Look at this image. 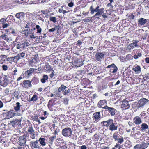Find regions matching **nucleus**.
Masks as SVG:
<instances>
[{"label": "nucleus", "instance_id": "1", "mask_svg": "<svg viewBox=\"0 0 149 149\" xmlns=\"http://www.w3.org/2000/svg\"><path fill=\"white\" fill-rule=\"evenodd\" d=\"M104 126L109 128V129L113 131L117 130L118 126L117 123H114L113 120L109 119L106 121H103L101 122Z\"/></svg>", "mask_w": 149, "mask_h": 149}, {"label": "nucleus", "instance_id": "2", "mask_svg": "<svg viewBox=\"0 0 149 149\" xmlns=\"http://www.w3.org/2000/svg\"><path fill=\"white\" fill-rule=\"evenodd\" d=\"M99 6H97L96 7V8L94 9L92 6H91L90 7V10L91 11V14H93L94 12H97L94 15V16L95 17L98 16V17L100 16L103 13H104V9L103 8H102L99 9ZM98 19L99 18V17H97Z\"/></svg>", "mask_w": 149, "mask_h": 149}, {"label": "nucleus", "instance_id": "3", "mask_svg": "<svg viewBox=\"0 0 149 149\" xmlns=\"http://www.w3.org/2000/svg\"><path fill=\"white\" fill-rule=\"evenodd\" d=\"M149 100L145 98H142L140 99L136 104L137 109L143 108V106L146 104Z\"/></svg>", "mask_w": 149, "mask_h": 149}, {"label": "nucleus", "instance_id": "4", "mask_svg": "<svg viewBox=\"0 0 149 149\" xmlns=\"http://www.w3.org/2000/svg\"><path fill=\"white\" fill-rule=\"evenodd\" d=\"M103 108L105 109L106 111H108L112 116H114L116 112V110L115 108L109 107L107 105H106Z\"/></svg>", "mask_w": 149, "mask_h": 149}, {"label": "nucleus", "instance_id": "5", "mask_svg": "<svg viewBox=\"0 0 149 149\" xmlns=\"http://www.w3.org/2000/svg\"><path fill=\"white\" fill-rule=\"evenodd\" d=\"M105 56V53L102 52H98L95 55V58L96 60L101 61L102 59H103Z\"/></svg>", "mask_w": 149, "mask_h": 149}, {"label": "nucleus", "instance_id": "6", "mask_svg": "<svg viewBox=\"0 0 149 149\" xmlns=\"http://www.w3.org/2000/svg\"><path fill=\"white\" fill-rule=\"evenodd\" d=\"M38 61V55H35L34 57H32L31 59L29 61V65L31 66H35Z\"/></svg>", "mask_w": 149, "mask_h": 149}, {"label": "nucleus", "instance_id": "7", "mask_svg": "<svg viewBox=\"0 0 149 149\" xmlns=\"http://www.w3.org/2000/svg\"><path fill=\"white\" fill-rule=\"evenodd\" d=\"M62 134L65 137H69L71 136L72 132L70 128H65L62 130Z\"/></svg>", "mask_w": 149, "mask_h": 149}, {"label": "nucleus", "instance_id": "8", "mask_svg": "<svg viewBox=\"0 0 149 149\" xmlns=\"http://www.w3.org/2000/svg\"><path fill=\"white\" fill-rule=\"evenodd\" d=\"M16 113L13 110H10L6 113H3V115L6 116V118L7 119H9L14 117Z\"/></svg>", "mask_w": 149, "mask_h": 149}, {"label": "nucleus", "instance_id": "9", "mask_svg": "<svg viewBox=\"0 0 149 149\" xmlns=\"http://www.w3.org/2000/svg\"><path fill=\"white\" fill-rule=\"evenodd\" d=\"M139 41L137 40H133V43L130 44L127 46V49H128L131 50L133 49L134 47H138L139 45L137 44V43Z\"/></svg>", "mask_w": 149, "mask_h": 149}, {"label": "nucleus", "instance_id": "10", "mask_svg": "<svg viewBox=\"0 0 149 149\" xmlns=\"http://www.w3.org/2000/svg\"><path fill=\"white\" fill-rule=\"evenodd\" d=\"M130 106L128 101L124 100L121 104V108L123 109H127L130 108Z\"/></svg>", "mask_w": 149, "mask_h": 149}, {"label": "nucleus", "instance_id": "11", "mask_svg": "<svg viewBox=\"0 0 149 149\" xmlns=\"http://www.w3.org/2000/svg\"><path fill=\"white\" fill-rule=\"evenodd\" d=\"M25 15L24 13L21 12L16 13L15 15V17L19 20L21 21L24 19Z\"/></svg>", "mask_w": 149, "mask_h": 149}, {"label": "nucleus", "instance_id": "12", "mask_svg": "<svg viewBox=\"0 0 149 149\" xmlns=\"http://www.w3.org/2000/svg\"><path fill=\"white\" fill-rule=\"evenodd\" d=\"M107 68H110V71H111V70H113V71H112V73H116L118 69V68L113 63L108 65L107 66Z\"/></svg>", "mask_w": 149, "mask_h": 149}, {"label": "nucleus", "instance_id": "13", "mask_svg": "<svg viewBox=\"0 0 149 149\" xmlns=\"http://www.w3.org/2000/svg\"><path fill=\"white\" fill-rule=\"evenodd\" d=\"M93 117L94 118L95 121L98 122L100 120V112H97L93 114Z\"/></svg>", "mask_w": 149, "mask_h": 149}, {"label": "nucleus", "instance_id": "14", "mask_svg": "<svg viewBox=\"0 0 149 149\" xmlns=\"http://www.w3.org/2000/svg\"><path fill=\"white\" fill-rule=\"evenodd\" d=\"M141 67L137 65H135L132 68L133 70L134 71L136 74H139L141 72Z\"/></svg>", "mask_w": 149, "mask_h": 149}, {"label": "nucleus", "instance_id": "15", "mask_svg": "<svg viewBox=\"0 0 149 149\" xmlns=\"http://www.w3.org/2000/svg\"><path fill=\"white\" fill-rule=\"evenodd\" d=\"M133 122L136 124L139 125L141 123L142 120L139 116H136L134 118Z\"/></svg>", "mask_w": 149, "mask_h": 149}, {"label": "nucleus", "instance_id": "16", "mask_svg": "<svg viewBox=\"0 0 149 149\" xmlns=\"http://www.w3.org/2000/svg\"><path fill=\"white\" fill-rule=\"evenodd\" d=\"M147 20L143 18H141L138 19V25L139 26L144 25L146 22Z\"/></svg>", "mask_w": 149, "mask_h": 149}, {"label": "nucleus", "instance_id": "17", "mask_svg": "<svg viewBox=\"0 0 149 149\" xmlns=\"http://www.w3.org/2000/svg\"><path fill=\"white\" fill-rule=\"evenodd\" d=\"M141 127L140 130L143 132H145L146 129L148 128V125L145 123H143L141 124Z\"/></svg>", "mask_w": 149, "mask_h": 149}, {"label": "nucleus", "instance_id": "18", "mask_svg": "<svg viewBox=\"0 0 149 149\" xmlns=\"http://www.w3.org/2000/svg\"><path fill=\"white\" fill-rule=\"evenodd\" d=\"M107 102L106 100H100L98 102L97 104V106L100 108H103V107H102V106L106 104Z\"/></svg>", "mask_w": 149, "mask_h": 149}, {"label": "nucleus", "instance_id": "19", "mask_svg": "<svg viewBox=\"0 0 149 149\" xmlns=\"http://www.w3.org/2000/svg\"><path fill=\"white\" fill-rule=\"evenodd\" d=\"M34 70L33 68H30L29 70L26 71L25 74L26 76L29 77L31 76L34 72Z\"/></svg>", "mask_w": 149, "mask_h": 149}, {"label": "nucleus", "instance_id": "20", "mask_svg": "<svg viewBox=\"0 0 149 149\" xmlns=\"http://www.w3.org/2000/svg\"><path fill=\"white\" fill-rule=\"evenodd\" d=\"M9 81L6 78H4V79L1 83H0V85L3 87H5L8 85V84Z\"/></svg>", "mask_w": 149, "mask_h": 149}, {"label": "nucleus", "instance_id": "21", "mask_svg": "<svg viewBox=\"0 0 149 149\" xmlns=\"http://www.w3.org/2000/svg\"><path fill=\"white\" fill-rule=\"evenodd\" d=\"M31 81L29 80H25L24 81L23 84L24 86L26 88L31 87L32 86L31 84Z\"/></svg>", "mask_w": 149, "mask_h": 149}, {"label": "nucleus", "instance_id": "22", "mask_svg": "<svg viewBox=\"0 0 149 149\" xmlns=\"http://www.w3.org/2000/svg\"><path fill=\"white\" fill-rule=\"evenodd\" d=\"M113 139L115 140H123V138H120V136L118 132L114 133L113 136Z\"/></svg>", "mask_w": 149, "mask_h": 149}, {"label": "nucleus", "instance_id": "23", "mask_svg": "<svg viewBox=\"0 0 149 149\" xmlns=\"http://www.w3.org/2000/svg\"><path fill=\"white\" fill-rule=\"evenodd\" d=\"M31 147H33L35 148H39V144L37 141V140H36V141H34L31 142Z\"/></svg>", "mask_w": 149, "mask_h": 149}, {"label": "nucleus", "instance_id": "24", "mask_svg": "<svg viewBox=\"0 0 149 149\" xmlns=\"http://www.w3.org/2000/svg\"><path fill=\"white\" fill-rule=\"evenodd\" d=\"M74 63L76 65L77 67H80L82 66L83 63L81 60H79L78 59H76L74 61Z\"/></svg>", "mask_w": 149, "mask_h": 149}, {"label": "nucleus", "instance_id": "25", "mask_svg": "<svg viewBox=\"0 0 149 149\" xmlns=\"http://www.w3.org/2000/svg\"><path fill=\"white\" fill-rule=\"evenodd\" d=\"M20 122V121L19 120L17 119L11 121L9 123V125L13 126H14L15 125L19 124Z\"/></svg>", "mask_w": 149, "mask_h": 149}, {"label": "nucleus", "instance_id": "26", "mask_svg": "<svg viewBox=\"0 0 149 149\" xmlns=\"http://www.w3.org/2000/svg\"><path fill=\"white\" fill-rule=\"evenodd\" d=\"M48 77L46 74H44L42 76V78L41 79V81L42 83H44L47 80Z\"/></svg>", "mask_w": 149, "mask_h": 149}, {"label": "nucleus", "instance_id": "27", "mask_svg": "<svg viewBox=\"0 0 149 149\" xmlns=\"http://www.w3.org/2000/svg\"><path fill=\"white\" fill-rule=\"evenodd\" d=\"M67 88V87L64 85L62 84L61 86L58 88V91L59 92L62 91L63 92Z\"/></svg>", "mask_w": 149, "mask_h": 149}, {"label": "nucleus", "instance_id": "28", "mask_svg": "<svg viewBox=\"0 0 149 149\" xmlns=\"http://www.w3.org/2000/svg\"><path fill=\"white\" fill-rule=\"evenodd\" d=\"M35 25V24L34 23L31 22H29L27 23L25 27L26 28H27L28 29H30L33 28V27Z\"/></svg>", "mask_w": 149, "mask_h": 149}, {"label": "nucleus", "instance_id": "29", "mask_svg": "<svg viewBox=\"0 0 149 149\" xmlns=\"http://www.w3.org/2000/svg\"><path fill=\"white\" fill-rule=\"evenodd\" d=\"M59 27H60L59 26L55 25L54 28H53L49 29V32H53L56 30H57V31H58L59 29Z\"/></svg>", "mask_w": 149, "mask_h": 149}, {"label": "nucleus", "instance_id": "30", "mask_svg": "<svg viewBox=\"0 0 149 149\" xmlns=\"http://www.w3.org/2000/svg\"><path fill=\"white\" fill-rule=\"evenodd\" d=\"M16 48L19 49H24L22 43L18 44L16 45Z\"/></svg>", "mask_w": 149, "mask_h": 149}, {"label": "nucleus", "instance_id": "31", "mask_svg": "<svg viewBox=\"0 0 149 149\" xmlns=\"http://www.w3.org/2000/svg\"><path fill=\"white\" fill-rule=\"evenodd\" d=\"M31 81L32 82L33 84H36L39 82L38 78L37 77H34L33 78Z\"/></svg>", "mask_w": 149, "mask_h": 149}, {"label": "nucleus", "instance_id": "32", "mask_svg": "<svg viewBox=\"0 0 149 149\" xmlns=\"http://www.w3.org/2000/svg\"><path fill=\"white\" fill-rule=\"evenodd\" d=\"M133 56L130 54H128L125 57V60L126 61L132 59Z\"/></svg>", "mask_w": 149, "mask_h": 149}, {"label": "nucleus", "instance_id": "33", "mask_svg": "<svg viewBox=\"0 0 149 149\" xmlns=\"http://www.w3.org/2000/svg\"><path fill=\"white\" fill-rule=\"evenodd\" d=\"M20 103L19 102H17L16 104V106L14 107V109L16 111H19L20 108V107L21 106L20 105Z\"/></svg>", "mask_w": 149, "mask_h": 149}, {"label": "nucleus", "instance_id": "34", "mask_svg": "<svg viewBox=\"0 0 149 149\" xmlns=\"http://www.w3.org/2000/svg\"><path fill=\"white\" fill-rule=\"evenodd\" d=\"M26 140H19L17 142V144L20 146H23L26 143Z\"/></svg>", "mask_w": 149, "mask_h": 149}, {"label": "nucleus", "instance_id": "35", "mask_svg": "<svg viewBox=\"0 0 149 149\" xmlns=\"http://www.w3.org/2000/svg\"><path fill=\"white\" fill-rule=\"evenodd\" d=\"M44 68L48 71H51L52 70L53 68L51 67L50 65L48 64H46L44 67Z\"/></svg>", "mask_w": 149, "mask_h": 149}, {"label": "nucleus", "instance_id": "36", "mask_svg": "<svg viewBox=\"0 0 149 149\" xmlns=\"http://www.w3.org/2000/svg\"><path fill=\"white\" fill-rule=\"evenodd\" d=\"M36 29H37V32H36L37 33H41L42 31V29L40 27V26L38 25H36Z\"/></svg>", "mask_w": 149, "mask_h": 149}, {"label": "nucleus", "instance_id": "37", "mask_svg": "<svg viewBox=\"0 0 149 149\" xmlns=\"http://www.w3.org/2000/svg\"><path fill=\"white\" fill-rule=\"evenodd\" d=\"M29 34L34 33V31L36 30L35 27L28 29Z\"/></svg>", "mask_w": 149, "mask_h": 149}, {"label": "nucleus", "instance_id": "38", "mask_svg": "<svg viewBox=\"0 0 149 149\" xmlns=\"http://www.w3.org/2000/svg\"><path fill=\"white\" fill-rule=\"evenodd\" d=\"M141 144V149H144L146 148L148 146V143H142Z\"/></svg>", "mask_w": 149, "mask_h": 149}, {"label": "nucleus", "instance_id": "39", "mask_svg": "<svg viewBox=\"0 0 149 149\" xmlns=\"http://www.w3.org/2000/svg\"><path fill=\"white\" fill-rule=\"evenodd\" d=\"M49 20L53 22L54 23H55L56 22L57 19L55 17L51 16L49 17Z\"/></svg>", "mask_w": 149, "mask_h": 149}, {"label": "nucleus", "instance_id": "40", "mask_svg": "<svg viewBox=\"0 0 149 149\" xmlns=\"http://www.w3.org/2000/svg\"><path fill=\"white\" fill-rule=\"evenodd\" d=\"M22 33L24 34L26 36H27L29 34V29H24V30L22 31Z\"/></svg>", "mask_w": 149, "mask_h": 149}, {"label": "nucleus", "instance_id": "41", "mask_svg": "<svg viewBox=\"0 0 149 149\" xmlns=\"http://www.w3.org/2000/svg\"><path fill=\"white\" fill-rule=\"evenodd\" d=\"M38 99V96L36 95H34L31 99V100L33 101H36Z\"/></svg>", "mask_w": 149, "mask_h": 149}, {"label": "nucleus", "instance_id": "42", "mask_svg": "<svg viewBox=\"0 0 149 149\" xmlns=\"http://www.w3.org/2000/svg\"><path fill=\"white\" fill-rule=\"evenodd\" d=\"M24 47V48L29 46L30 44L28 42H26L22 43Z\"/></svg>", "mask_w": 149, "mask_h": 149}, {"label": "nucleus", "instance_id": "43", "mask_svg": "<svg viewBox=\"0 0 149 149\" xmlns=\"http://www.w3.org/2000/svg\"><path fill=\"white\" fill-rule=\"evenodd\" d=\"M70 89H68L67 90V89L63 91V94L64 95H68V93H70Z\"/></svg>", "mask_w": 149, "mask_h": 149}, {"label": "nucleus", "instance_id": "44", "mask_svg": "<svg viewBox=\"0 0 149 149\" xmlns=\"http://www.w3.org/2000/svg\"><path fill=\"white\" fill-rule=\"evenodd\" d=\"M2 27L3 28H5L8 27L9 25V23H7L6 22H3L2 23Z\"/></svg>", "mask_w": 149, "mask_h": 149}, {"label": "nucleus", "instance_id": "45", "mask_svg": "<svg viewBox=\"0 0 149 149\" xmlns=\"http://www.w3.org/2000/svg\"><path fill=\"white\" fill-rule=\"evenodd\" d=\"M28 131L31 134H32V133H33L34 130L32 127H29Z\"/></svg>", "mask_w": 149, "mask_h": 149}, {"label": "nucleus", "instance_id": "46", "mask_svg": "<svg viewBox=\"0 0 149 149\" xmlns=\"http://www.w3.org/2000/svg\"><path fill=\"white\" fill-rule=\"evenodd\" d=\"M14 96L16 98L18 99L19 93L18 91H15L14 93Z\"/></svg>", "mask_w": 149, "mask_h": 149}, {"label": "nucleus", "instance_id": "47", "mask_svg": "<svg viewBox=\"0 0 149 149\" xmlns=\"http://www.w3.org/2000/svg\"><path fill=\"white\" fill-rule=\"evenodd\" d=\"M9 32L13 34L14 35H16L17 33L14 29H10Z\"/></svg>", "mask_w": 149, "mask_h": 149}, {"label": "nucleus", "instance_id": "48", "mask_svg": "<svg viewBox=\"0 0 149 149\" xmlns=\"http://www.w3.org/2000/svg\"><path fill=\"white\" fill-rule=\"evenodd\" d=\"M2 38L6 41H8V40H9V39L8 38L7 36L6 35L4 34L1 36Z\"/></svg>", "mask_w": 149, "mask_h": 149}, {"label": "nucleus", "instance_id": "49", "mask_svg": "<svg viewBox=\"0 0 149 149\" xmlns=\"http://www.w3.org/2000/svg\"><path fill=\"white\" fill-rule=\"evenodd\" d=\"M141 144H137L134 146V148L135 149H141Z\"/></svg>", "mask_w": 149, "mask_h": 149}, {"label": "nucleus", "instance_id": "50", "mask_svg": "<svg viewBox=\"0 0 149 149\" xmlns=\"http://www.w3.org/2000/svg\"><path fill=\"white\" fill-rule=\"evenodd\" d=\"M21 59V57H20L19 54H18L17 56L14 57V59H15L17 61L18 60Z\"/></svg>", "mask_w": 149, "mask_h": 149}, {"label": "nucleus", "instance_id": "51", "mask_svg": "<svg viewBox=\"0 0 149 149\" xmlns=\"http://www.w3.org/2000/svg\"><path fill=\"white\" fill-rule=\"evenodd\" d=\"M19 54V56L21 59L23 58L25 55V52H23L20 54Z\"/></svg>", "mask_w": 149, "mask_h": 149}, {"label": "nucleus", "instance_id": "52", "mask_svg": "<svg viewBox=\"0 0 149 149\" xmlns=\"http://www.w3.org/2000/svg\"><path fill=\"white\" fill-rule=\"evenodd\" d=\"M2 67L4 71L7 70L8 68V66L5 65H3L2 66Z\"/></svg>", "mask_w": 149, "mask_h": 149}, {"label": "nucleus", "instance_id": "53", "mask_svg": "<svg viewBox=\"0 0 149 149\" xmlns=\"http://www.w3.org/2000/svg\"><path fill=\"white\" fill-rule=\"evenodd\" d=\"M127 16H129L132 19H133L135 17V15H133V13H131L129 15L127 14Z\"/></svg>", "mask_w": 149, "mask_h": 149}, {"label": "nucleus", "instance_id": "54", "mask_svg": "<svg viewBox=\"0 0 149 149\" xmlns=\"http://www.w3.org/2000/svg\"><path fill=\"white\" fill-rule=\"evenodd\" d=\"M69 99L68 98H65L64 99L63 102L65 104L67 105L68 104Z\"/></svg>", "mask_w": 149, "mask_h": 149}, {"label": "nucleus", "instance_id": "55", "mask_svg": "<svg viewBox=\"0 0 149 149\" xmlns=\"http://www.w3.org/2000/svg\"><path fill=\"white\" fill-rule=\"evenodd\" d=\"M120 148L119 144L118 143L116 144L115 147L113 149H120Z\"/></svg>", "mask_w": 149, "mask_h": 149}, {"label": "nucleus", "instance_id": "56", "mask_svg": "<svg viewBox=\"0 0 149 149\" xmlns=\"http://www.w3.org/2000/svg\"><path fill=\"white\" fill-rule=\"evenodd\" d=\"M54 130L55 131L54 134L55 135H56L59 131V129H57V128H55V129H54Z\"/></svg>", "mask_w": 149, "mask_h": 149}, {"label": "nucleus", "instance_id": "57", "mask_svg": "<svg viewBox=\"0 0 149 149\" xmlns=\"http://www.w3.org/2000/svg\"><path fill=\"white\" fill-rule=\"evenodd\" d=\"M34 33L31 34L30 37L31 38L35 39L37 37L35 36V35L34 34Z\"/></svg>", "mask_w": 149, "mask_h": 149}, {"label": "nucleus", "instance_id": "58", "mask_svg": "<svg viewBox=\"0 0 149 149\" xmlns=\"http://www.w3.org/2000/svg\"><path fill=\"white\" fill-rule=\"evenodd\" d=\"M31 138L32 139H35V137L37 136V135H35L33 133H32V134H31Z\"/></svg>", "mask_w": 149, "mask_h": 149}, {"label": "nucleus", "instance_id": "59", "mask_svg": "<svg viewBox=\"0 0 149 149\" xmlns=\"http://www.w3.org/2000/svg\"><path fill=\"white\" fill-rule=\"evenodd\" d=\"M26 137V136L24 135L22 136H20L19 138L18 139V140H25V138Z\"/></svg>", "mask_w": 149, "mask_h": 149}, {"label": "nucleus", "instance_id": "60", "mask_svg": "<svg viewBox=\"0 0 149 149\" xmlns=\"http://www.w3.org/2000/svg\"><path fill=\"white\" fill-rule=\"evenodd\" d=\"M5 93L6 94H8L9 92V88H7L4 90Z\"/></svg>", "mask_w": 149, "mask_h": 149}, {"label": "nucleus", "instance_id": "61", "mask_svg": "<svg viewBox=\"0 0 149 149\" xmlns=\"http://www.w3.org/2000/svg\"><path fill=\"white\" fill-rule=\"evenodd\" d=\"M54 71H53L50 74L49 76L51 78H52L55 75L54 74Z\"/></svg>", "mask_w": 149, "mask_h": 149}, {"label": "nucleus", "instance_id": "62", "mask_svg": "<svg viewBox=\"0 0 149 149\" xmlns=\"http://www.w3.org/2000/svg\"><path fill=\"white\" fill-rule=\"evenodd\" d=\"M40 143L42 146H44L45 145V143L44 142V140H41Z\"/></svg>", "mask_w": 149, "mask_h": 149}, {"label": "nucleus", "instance_id": "63", "mask_svg": "<svg viewBox=\"0 0 149 149\" xmlns=\"http://www.w3.org/2000/svg\"><path fill=\"white\" fill-rule=\"evenodd\" d=\"M68 6L69 7H71L73 6V3L72 2L69 3L68 4Z\"/></svg>", "mask_w": 149, "mask_h": 149}, {"label": "nucleus", "instance_id": "64", "mask_svg": "<svg viewBox=\"0 0 149 149\" xmlns=\"http://www.w3.org/2000/svg\"><path fill=\"white\" fill-rule=\"evenodd\" d=\"M146 62L148 63H149V58L147 57L145 59Z\"/></svg>", "mask_w": 149, "mask_h": 149}]
</instances>
